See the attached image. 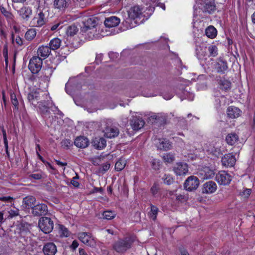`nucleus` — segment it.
<instances>
[{
    "mask_svg": "<svg viewBox=\"0 0 255 255\" xmlns=\"http://www.w3.org/2000/svg\"><path fill=\"white\" fill-rule=\"evenodd\" d=\"M81 87V85H76L75 84L69 81L65 85V90L67 94L72 95L75 93L76 90L80 89Z\"/></svg>",
    "mask_w": 255,
    "mask_h": 255,
    "instance_id": "obj_28",
    "label": "nucleus"
},
{
    "mask_svg": "<svg viewBox=\"0 0 255 255\" xmlns=\"http://www.w3.org/2000/svg\"><path fill=\"white\" fill-rule=\"evenodd\" d=\"M97 24V20L95 17L88 18L83 22V25L81 26V31L83 32H86L89 30H92L95 28Z\"/></svg>",
    "mask_w": 255,
    "mask_h": 255,
    "instance_id": "obj_9",
    "label": "nucleus"
},
{
    "mask_svg": "<svg viewBox=\"0 0 255 255\" xmlns=\"http://www.w3.org/2000/svg\"><path fill=\"white\" fill-rule=\"evenodd\" d=\"M163 159L166 162L171 163L174 160L175 156L172 153H166L163 155Z\"/></svg>",
    "mask_w": 255,
    "mask_h": 255,
    "instance_id": "obj_41",
    "label": "nucleus"
},
{
    "mask_svg": "<svg viewBox=\"0 0 255 255\" xmlns=\"http://www.w3.org/2000/svg\"><path fill=\"white\" fill-rule=\"evenodd\" d=\"M196 8H198L204 13L211 14L213 13L216 9V5L215 2L213 0L202 1L197 2Z\"/></svg>",
    "mask_w": 255,
    "mask_h": 255,
    "instance_id": "obj_4",
    "label": "nucleus"
},
{
    "mask_svg": "<svg viewBox=\"0 0 255 255\" xmlns=\"http://www.w3.org/2000/svg\"><path fill=\"white\" fill-rule=\"evenodd\" d=\"M142 14V9L137 5L130 8L128 11V18L124 21V24L128 28L134 27L138 24L135 18H139Z\"/></svg>",
    "mask_w": 255,
    "mask_h": 255,
    "instance_id": "obj_1",
    "label": "nucleus"
},
{
    "mask_svg": "<svg viewBox=\"0 0 255 255\" xmlns=\"http://www.w3.org/2000/svg\"><path fill=\"white\" fill-rule=\"evenodd\" d=\"M48 213V208L44 204H38L33 208L32 214L34 216H44Z\"/></svg>",
    "mask_w": 255,
    "mask_h": 255,
    "instance_id": "obj_11",
    "label": "nucleus"
},
{
    "mask_svg": "<svg viewBox=\"0 0 255 255\" xmlns=\"http://www.w3.org/2000/svg\"><path fill=\"white\" fill-rule=\"evenodd\" d=\"M0 128L1 129L2 133L3 139V142H4L5 152H6L7 155L8 156H9V153L8 150V141H7V137H6V130H5L4 127L3 126H0Z\"/></svg>",
    "mask_w": 255,
    "mask_h": 255,
    "instance_id": "obj_37",
    "label": "nucleus"
},
{
    "mask_svg": "<svg viewBox=\"0 0 255 255\" xmlns=\"http://www.w3.org/2000/svg\"><path fill=\"white\" fill-rule=\"evenodd\" d=\"M36 199L32 196H28L23 199L24 207L26 209L31 208L32 210L35 206Z\"/></svg>",
    "mask_w": 255,
    "mask_h": 255,
    "instance_id": "obj_25",
    "label": "nucleus"
},
{
    "mask_svg": "<svg viewBox=\"0 0 255 255\" xmlns=\"http://www.w3.org/2000/svg\"><path fill=\"white\" fill-rule=\"evenodd\" d=\"M15 41L18 46H21L23 44L22 39L19 36L16 37Z\"/></svg>",
    "mask_w": 255,
    "mask_h": 255,
    "instance_id": "obj_53",
    "label": "nucleus"
},
{
    "mask_svg": "<svg viewBox=\"0 0 255 255\" xmlns=\"http://www.w3.org/2000/svg\"><path fill=\"white\" fill-rule=\"evenodd\" d=\"M61 40L59 38H55L51 39L49 42V46L51 50H56L58 49L61 45Z\"/></svg>",
    "mask_w": 255,
    "mask_h": 255,
    "instance_id": "obj_33",
    "label": "nucleus"
},
{
    "mask_svg": "<svg viewBox=\"0 0 255 255\" xmlns=\"http://www.w3.org/2000/svg\"><path fill=\"white\" fill-rule=\"evenodd\" d=\"M10 100L12 104L14 107V109L16 110H18V102L14 93L10 94Z\"/></svg>",
    "mask_w": 255,
    "mask_h": 255,
    "instance_id": "obj_46",
    "label": "nucleus"
},
{
    "mask_svg": "<svg viewBox=\"0 0 255 255\" xmlns=\"http://www.w3.org/2000/svg\"><path fill=\"white\" fill-rule=\"evenodd\" d=\"M216 189V183L213 181H209L203 184L202 192L204 194H211L215 192Z\"/></svg>",
    "mask_w": 255,
    "mask_h": 255,
    "instance_id": "obj_16",
    "label": "nucleus"
},
{
    "mask_svg": "<svg viewBox=\"0 0 255 255\" xmlns=\"http://www.w3.org/2000/svg\"><path fill=\"white\" fill-rule=\"evenodd\" d=\"M78 31V28L75 25H71L67 27L66 33L67 36H73Z\"/></svg>",
    "mask_w": 255,
    "mask_h": 255,
    "instance_id": "obj_38",
    "label": "nucleus"
},
{
    "mask_svg": "<svg viewBox=\"0 0 255 255\" xmlns=\"http://www.w3.org/2000/svg\"><path fill=\"white\" fill-rule=\"evenodd\" d=\"M74 144L77 147L80 148H85L89 145V140L85 136H78L74 141Z\"/></svg>",
    "mask_w": 255,
    "mask_h": 255,
    "instance_id": "obj_19",
    "label": "nucleus"
},
{
    "mask_svg": "<svg viewBox=\"0 0 255 255\" xmlns=\"http://www.w3.org/2000/svg\"><path fill=\"white\" fill-rule=\"evenodd\" d=\"M180 251L182 255H189V254L188 253L187 251L184 249H181L180 250Z\"/></svg>",
    "mask_w": 255,
    "mask_h": 255,
    "instance_id": "obj_64",
    "label": "nucleus"
},
{
    "mask_svg": "<svg viewBox=\"0 0 255 255\" xmlns=\"http://www.w3.org/2000/svg\"><path fill=\"white\" fill-rule=\"evenodd\" d=\"M216 180L220 185H228L232 181V176L225 171H220L216 174Z\"/></svg>",
    "mask_w": 255,
    "mask_h": 255,
    "instance_id": "obj_8",
    "label": "nucleus"
},
{
    "mask_svg": "<svg viewBox=\"0 0 255 255\" xmlns=\"http://www.w3.org/2000/svg\"><path fill=\"white\" fill-rule=\"evenodd\" d=\"M151 208V213H150V216L151 218L154 221L156 219L157 214L158 212V209L157 207L151 205L150 206Z\"/></svg>",
    "mask_w": 255,
    "mask_h": 255,
    "instance_id": "obj_43",
    "label": "nucleus"
},
{
    "mask_svg": "<svg viewBox=\"0 0 255 255\" xmlns=\"http://www.w3.org/2000/svg\"><path fill=\"white\" fill-rule=\"evenodd\" d=\"M134 240L132 237H126L123 239H119L113 244L114 250L119 253H124L131 248Z\"/></svg>",
    "mask_w": 255,
    "mask_h": 255,
    "instance_id": "obj_2",
    "label": "nucleus"
},
{
    "mask_svg": "<svg viewBox=\"0 0 255 255\" xmlns=\"http://www.w3.org/2000/svg\"><path fill=\"white\" fill-rule=\"evenodd\" d=\"M18 13L22 19L26 22L32 15V10L29 6H23L18 10Z\"/></svg>",
    "mask_w": 255,
    "mask_h": 255,
    "instance_id": "obj_13",
    "label": "nucleus"
},
{
    "mask_svg": "<svg viewBox=\"0 0 255 255\" xmlns=\"http://www.w3.org/2000/svg\"><path fill=\"white\" fill-rule=\"evenodd\" d=\"M52 104L49 101H41L39 103L38 108L41 114L43 116H49L50 114L49 109H52Z\"/></svg>",
    "mask_w": 255,
    "mask_h": 255,
    "instance_id": "obj_17",
    "label": "nucleus"
},
{
    "mask_svg": "<svg viewBox=\"0 0 255 255\" xmlns=\"http://www.w3.org/2000/svg\"><path fill=\"white\" fill-rule=\"evenodd\" d=\"M152 168L156 170L160 169L161 166L160 161L156 159H154L151 161Z\"/></svg>",
    "mask_w": 255,
    "mask_h": 255,
    "instance_id": "obj_49",
    "label": "nucleus"
},
{
    "mask_svg": "<svg viewBox=\"0 0 255 255\" xmlns=\"http://www.w3.org/2000/svg\"><path fill=\"white\" fill-rule=\"evenodd\" d=\"M27 99L28 101L32 105H35V101H37L39 99V94L37 91H32L30 92L27 95Z\"/></svg>",
    "mask_w": 255,
    "mask_h": 255,
    "instance_id": "obj_31",
    "label": "nucleus"
},
{
    "mask_svg": "<svg viewBox=\"0 0 255 255\" xmlns=\"http://www.w3.org/2000/svg\"><path fill=\"white\" fill-rule=\"evenodd\" d=\"M199 180L196 176H190L188 177L184 183V189L188 191L196 190L199 187Z\"/></svg>",
    "mask_w": 255,
    "mask_h": 255,
    "instance_id": "obj_5",
    "label": "nucleus"
},
{
    "mask_svg": "<svg viewBox=\"0 0 255 255\" xmlns=\"http://www.w3.org/2000/svg\"><path fill=\"white\" fill-rule=\"evenodd\" d=\"M227 113L230 118L234 119L237 118L240 116L241 111L237 107L230 106L228 107Z\"/></svg>",
    "mask_w": 255,
    "mask_h": 255,
    "instance_id": "obj_27",
    "label": "nucleus"
},
{
    "mask_svg": "<svg viewBox=\"0 0 255 255\" xmlns=\"http://www.w3.org/2000/svg\"><path fill=\"white\" fill-rule=\"evenodd\" d=\"M159 118V117L157 115H152L150 117V121H152V123H154L155 122V121L158 120Z\"/></svg>",
    "mask_w": 255,
    "mask_h": 255,
    "instance_id": "obj_58",
    "label": "nucleus"
},
{
    "mask_svg": "<svg viewBox=\"0 0 255 255\" xmlns=\"http://www.w3.org/2000/svg\"><path fill=\"white\" fill-rule=\"evenodd\" d=\"M144 121L142 119L137 116H132L130 120V125L134 130H138L143 127Z\"/></svg>",
    "mask_w": 255,
    "mask_h": 255,
    "instance_id": "obj_12",
    "label": "nucleus"
},
{
    "mask_svg": "<svg viewBox=\"0 0 255 255\" xmlns=\"http://www.w3.org/2000/svg\"><path fill=\"white\" fill-rule=\"evenodd\" d=\"M222 163L226 167H233L235 164L236 159L235 155L231 153L226 154L222 158Z\"/></svg>",
    "mask_w": 255,
    "mask_h": 255,
    "instance_id": "obj_15",
    "label": "nucleus"
},
{
    "mask_svg": "<svg viewBox=\"0 0 255 255\" xmlns=\"http://www.w3.org/2000/svg\"><path fill=\"white\" fill-rule=\"evenodd\" d=\"M79 255H88V254L86 253L85 250L81 248L79 249Z\"/></svg>",
    "mask_w": 255,
    "mask_h": 255,
    "instance_id": "obj_62",
    "label": "nucleus"
},
{
    "mask_svg": "<svg viewBox=\"0 0 255 255\" xmlns=\"http://www.w3.org/2000/svg\"><path fill=\"white\" fill-rule=\"evenodd\" d=\"M45 23V15L42 11H39L32 19L30 24L34 27H41Z\"/></svg>",
    "mask_w": 255,
    "mask_h": 255,
    "instance_id": "obj_10",
    "label": "nucleus"
},
{
    "mask_svg": "<svg viewBox=\"0 0 255 255\" xmlns=\"http://www.w3.org/2000/svg\"><path fill=\"white\" fill-rule=\"evenodd\" d=\"M208 50L210 56L215 57L218 55V48L216 45H212L209 46Z\"/></svg>",
    "mask_w": 255,
    "mask_h": 255,
    "instance_id": "obj_45",
    "label": "nucleus"
},
{
    "mask_svg": "<svg viewBox=\"0 0 255 255\" xmlns=\"http://www.w3.org/2000/svg\"><path fill=\"white\" fill-rule=\"evenodd\" d=\"M55 161L57 165L61 166H66L67 164L66 162H62L58 160H55Z\"/></svg>",
    "mask_w": 255,
    "mask_h": 255,
    "instance_id": "obj_61",
    "label": "nucleus"
},
{
    "mask_svg": "<svg viewBox=\"0 0 255 255\" xmlns=\"http://www.w3.org/2000/svg\"><path fill=\"white\" fill-rule=\"evenodd\" d=\"M150 191L153 195H155L158 193V189L156 185H154L151 188Z\"/></svg>",
    "mask_w": 255,
    "mask_h": 255,
    "instance_id": "obj_52",
    "label": "nucleus"
},
{
    "mask_svg": "<svg viewBox=\"0 0 255 255\" xmlns=\"http://www.w3.org/2000/svg\"><path fill=\"white\" fill-rule=\"evenodd\" d=\"M38 227L44 233L49 234L53 229L54 223L51 218L43 217L39 220Z\"/></svg>",
    "mask_w": 255,
    "mask_h": 255,
    "instance_id": "obj_3",
    "label": "nucleus"
},
{
    "mask_svg": "<svg viewBox=\"0 0 255 255\" xmlns=\"http://www.w3.org/2000/svg\"><path fill=\"white\" fill-rule=\"evenodd\" d=\"M9 214L11 217L16 216L18 215V211L11 210L9 212Z\"/></svg>",
    "mask_w": 255,
    "mask_h": 255,
    "instance_id": "obj_55",
    "label": "nucleus"
},
{
    "mask_svg": "<svg viewBox=\"0 0 255 255\" xmlns=\"http://www.w3.org/2000/svg\"><path fill=\"white\" fill-rule=\"evenodd\" d=\"M170 146L171 145L169 144V142L165 139H163L159 142V145L158 147L161 149L166 150L170 149Z\"/></svg>",
    "mask_w": 255,
    "mask_h": 255,
    "instance_id": "obj_42",
    "label": "nucleus"
},
{
    "mask_svg": "<svg viewBox=\"0 0 255 255\" xmlns=\"http://www.w3.org/2000/svg\"><path fill=\"white\" fill-rule=\"evenodd\" d=\"M216 68L218 73H225L228 68L226 61L222 59H218L216 64Z\"/></svg>",
    "mask_w": 255,
    "mask_h": 255,
    "instance_id": "obj_26",
    "label": "nucleus"
},
{
    "mask_svg": "<svg viewBox=\"0 0 255 255\" xmlns=\"http://www.w3.org/2000/svg\"><path fill=\"white\" fill-rule=\"evenodd\" d=\"M219 85L220 89L224 90H227L231 87V82L225 79H221L219 82Z\"/></svg>",
    "mask_w": 255,
    "mask_h": 255,
    "instance_id": "obj_36",
    "label": "nucleus"
},
{
    "mask_svg": "<svg viewBox=\"0 0 255 255\" xmlns=\"http://www.w3.org/2000/svg\"><path fill=\"white\" fill-rule=\"evenodd\" d=\"M120 23V19L117 16H112L106 18L104 24L107 27H113L118 26Z\"/></svg>",
    "mask_w": 255,
    "mask_h": 255,
    "instance_id": "obj_22",
    "label": "nucleus"
},
{
    "mask_svg": "<svg viewBox=\"0 0 255 255\" xmlns=\"http://www.w3.org/2000/svg\"><path fill=\"white\" fill-rule=\"evenodd\" d=\"M70 2V0H54L53 5L56 8L63 9L68 7Z\"/></svg>",
    "mask_w": 255,
    "mask_h": 255,
    "instance_id": "obj_29",
    "label": "nucleus"
},
{
    "mask_svg": "<svg viewBox=\"0 0 255 255\" xmlns=\"http://www.w3.org/2000/svg\"><path fill=\"white\" fill-rule=\"evenodd\" d=\"M36 33V29L33 28L29 29L26 32L25 38L28 41H31L35 37Z\"/></svg>",
    "mask_w": 255,
    "mask_h": 255,
    "instance_id": "obj_35",
    "label": "nucleus"
},
{
    "mask_svg": "<svg viewBox=\"0 0 255 255\" xmlns=\"http://www.w3.org/2000/svg\"><path fill=\"white\" fill-rule=\"evenodd\" d=\"M198 174L202 179H207L213 178L215 174V172L214 170L208 167H205L199 171Z\"/></svg>",
    "mask_w": 255,
    "mask_h": 255,
    "instance_id": "obj_18",
    "label": "nucleus"
},
{
    "mask_svg": "<svg viewBox=\"0 0 255 255\" xmlns=\"http://www.w3.org/2000/svg\"><path fill=\"white\" fill-rule=\"evenodd\" d=\"M205 34L208 37L214 38L217 35V31L213 26L210 25L206 29Z\"/></svg>",
    "mask_w": 255,
    "mask_h": 255,
    "instance_id": "obj_32",
    "label": "nucleus"
},
{
    "mask_svg": "<svg viewBox=\"0 0 255 255\" xmlns=\"http://www.w3.org/2000/svg\"><path fill=\"white\" fill-rule=\"evenodd\" d=\"M96 192H100L101 193H102L103 192V189L102 188L100 187H95L93 189L92 193H96Z\"/></svg>",
    "mask_w": 255,
    "mask_h": 255,
    "instance_id": "obj_56",
    "label": "nucleus"
},
{
    "mask_svg": "<svg viewBox=\"0 0 255 255\" xmlns=\"http://www.w3.org/2000/svg\"><path fill=\"white\" fill-rule=\"evenodd\" d=\"M59 25H60L59 23H57V24H55L52 25L50 27V30L52 31H54V30H56L58 28V27L59 26Z\"/></svg>",
    "mask_w": 255,
    "mask_h": 255,
    "instance_id": "obj_63",
    "label": "nucleus"
},
{
    "mask_svg": "<svg viewBox=\"0 0 255 255\" xmlns=\"http://www.w3.org/2000/svg\"><path fill=\"white\" fill-rule=\"evenodd\" d=\"M162 180L164 183L167 185H170L174 182L173 178L169 174H165L162 177Z\"/></svg>",
    "mask_w": 255,
    "mask_h": 255,
    "instance_id": "obj_47",
    "label": "nucleus"
},
{
    "mask_svg": "<svg viewBox=\"0 0 255 255\" xmlns=\"http://www.w3.org/2000/svg\"><path fill=\"white\" fill-rule=\"evenodd\" d=\"M78 239L88 246L91 247H95L96 246V242L90 233H79L78 234Z\"/></svg>",
    "mask_w": 255,
    "mask_h": 255,
    "instance_id": "obj_7",
    "label": "nucleus"
},
{
    "mask_svg": "<svg viewBox=\"0 0 255 255\" xmlns=\"http://www.w3.org/2000/svg\"><path fill=\"white\" fill-rule=\"evenodd\" d=\"M30 176L31 178L36 180L40 179L42 177L41 175L39 173L32 174L30 175Z\"/></svg>",
    "mask_w": 255,
    "mask_h": 255,
    "instance_id": "obj_54",
    "label": "nucleus"
},
{
    "mask_svg": "<svg viewBox=\"0 0 255 255\" xmlns=\"http://www.w3.org/2000/svg\"><path fill=\"white\" fill-rule=\"evenodd\" d=\"M59 229L60 232V236L67 237L69 236L68 229L63 225H59Z\"/></svg>",
    "mask_w": 255,
    "mask_h": 255,
    "instance_id": "obj_44",
    "label": "nucleus"
},
{
    "mask_svg": "<svg viewBox=\"0 0 255 255\" xmlns=\"http://www.w3.org/2000/svg\"><path fill=\"white\" fill-rule=\"evenodd\" d=\"M110 167V164L109 163H106L103 164L100 167L99 169L100 172H102V173H104L107 171H108Z\"/></svg>",
    "mask_w": 255,
    "mask_h": 255,
    "instance_id": "obj_50",
    "label": "nucleus"
},
{
    "mask_svg": "<svg viewBox=\"0 0 255 255\" xmlns=\"http://www.w3.org/2000/svg\"><path fill=\"white\" fill-rule=\"evenodd\" d=\"M173 171L177 175H184L188 172V165L183 162L177 163L173 167Z\"/></svg>",
    "mask_w": 255,
    "mask_h": 255,
    "instance_id": "obj_14",
    "label": "nucleus"
},
{
    "mask_svg": "<svg viewBox=\"0 0 255 255\" xmlns=\"http://www.w3.org/2000/svg\"><path fill=\"white\" fill-rule=\"evenodd\" d=\"M43 252L45 255H55L57 248L53 243H48L44 246Z\"/></svg>",
    "mask_w": 255,
    "mask_h": 255,
    "instance_id": "obj_20",
    "label": "nucleus"
},
{
    "mask_svg": "<svg viewBox=\"0 0 255 255\" xmlns=\"http://www.w3.org/2000/svg\"><path fill=\"white\" fill-rule=\"evenodd\" d=\"M13 200V198L9 196H0V201L7 203H11Z\"/></svg>",
    "mask_w": 255,
    "mask_h": 255,
    "instance_id": "obj_51",
    "label": "nucleus"
},
{
    "mask_svg": "<svg viewBox=\"0 0 255 255\" xmlns=\"http://www.w3.org/2000/svg\"><path fill=\"white\" fill-rule=\"evenodd\" d=\"M104 135L108 138H114L119 134V130L117 127H107L104 130Z\"/></svg>",
    "mask_w": 255,
    "mask_h": 255,
    "instance_id": "obj_24",
    "label": "nucleus"
},
{
    "mask_svg": "<svg viewBox=\"0 0 255 255\" xmlns=\"http://www.w3.org/2000/svg\"><path fill=\"white\" fill-rule=\"evenodd\" d=\"M42 59L39 56H33L29 61L28 68L33 74L37 73L41 69Z\"/></svg>",
    "mask_w": 255,
    "mask_h": 255,
    "instance_id": "obj_6",
    "label": "nucleus"
},
{
    "mask_svg": "<svg viewBox=\"0 0 255 255\" xmlns=\"http://www.w3.org/2000/svg\"><path fill=\"white\" fill-rule=\"evenodd\" d=\"M92 144L97 149H102L106 146V140L103 137H95L93 139Z\"/></svg>",
    "mask_w": 255,
    "mask_h": 255,
    "instance_id": "obj_23",
    "label": "nucleus"
},
{
    "mask_svg": "<svg viewBox=\"0 0 255 255\" xmlns=\"http://www.w3.org/2000/svg\"><path fill=\"white\" fill-rule=\"evenodd\" d=\"M239 139L238 135L235 133H229L226 138L227 143L229 145H234Z\"/></svg>",
    "mask_w": 255,
    "mask_h": 255,
    "instance_id": "obj_30",
    "label": "nucleus"
},
{
    "mask_svg": "<svg viewBox=\"0 0 255 255\" xmlns=\"http://www.w3.org/2000/svg\"><path fill=\"white\" fill-rule=\"evenodd\" d=\"M79 244L76 241H74L71 245V248L73 250H75L78 246Z\"/></svg>",
    "mask_w": 255,
    "mask_h": 255,
    "instance_id": "obj_57",
    "label": "nucleus"
},
{
    "mask_svg": "<svg viewBox=\"0 0 255 255\" xmlns=\"http://www.w3.org/2000/svg\"><path fill=\"white\" fill-rule=\"evenodd\" d=\"M126 164V160L120 158L115 164V169L118 171H121L125 168Z\"/></svg>",
    "mask_w": 255,
    "mask_h": 255,
    "instance_id": "obj_39",
    "label": "nucleus"
},
{
    "mask_svg": "<svg viewBox=\"0 0 255 255\" xmlns=\"http://www.w3.org/2000/svg\"><path fill=\"white\" fill-rule=\"evenodd\" d=\"M0 11L1 13L5 17L8 21L13 20L14 16L11 12L7 10L5 8L2 6H0Z\"/></svg>",
    "mask_w": 255,
    "mask_h": 255,
    "instance_id": "obj_34",
    "label": "nucleus"
},
{
    "mask_svg": "<svg viewBox=\"0 0 255 255\" xmlns=\"http://www.w3.org/2000/svg\"><path fill=\"white\" fill-rule=\"evenodd\" d=\"M115 214L111 211H106L103 212V216L104 219L111 220L115 217Z\"/></svg>",
    "mask_w": 255,
    "mask_h": 255,
    "instance_id": "obj_48",
    "label": "nucleus"
},
{
    "mask_svg": "<svg viewBox=\"0 0 255 255\" xmlns=\"http://www.w3.org/2000/svg\"><path fill=\"white\" fill-rule=\"evenodd\" d=\"M185 196L183 195L179 194L176 195V200L179 201H182L184 200Z\"/></svg>",
    "mask_w": 255,
    "mask_h": 255,
    "instance_id": "obj_60",
    "label": "nucleus"
},
{
    "mask_svg": "<svg viewBox=\"0 0 255 255\" xmlns=\"http://www.w3.org/2000/svg\"><path fill=\"white\" fill-rule=\"evenodd\" d=\"M51 49L48 46L42 45L38 48L37 53L38 56L43 59L46 58L51 53Z\"/></svg>",
    "mask_w": 255,
    "mask_h": 255,
    "instance_id": "obj_21",
    "label": "nucleus"
},
{
    "mask_svg": "<svg viewBox=\"0 0 255 255\" xmlns=\"http://www.w3.org/2000/svg\"><path fill=\"white\" fill-rule=\"evenodd\" d=\"M71 184L74 186L75 187H78L79 186V183L78 181L74 180V178H72L71 181Z\"/></svg>",
    "mask_w": 255,
    "mask_h": 255,
    "instance_id": "obj_59",
    "label": "nucleus"
},
{
    "mask_svg": "<svg viewBox=\"0 0 255 255\" xmlns=\"http://www.w3.org/2000/svg\"><path fill=\"white\" fill-rule=\"evenodd\" d=\"M60 143L61 147L65 149H69V148L73 145L72 141L69 139H64L62 140Z\"/></svg>",
    "mask_w": 255,
    "mask_h": 255,
    "instance_id": "obj_40",
    "label": "nucleus"
}]
</instances>
